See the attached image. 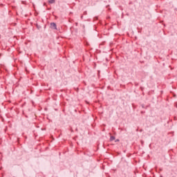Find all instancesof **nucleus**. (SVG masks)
Wrapping results in <instances>:
<instances>
[{
    "label": "nucleus",
    "mask_w": 177,
    "mask_h": 177,
    "mask_svg": "<svg viewBox=\"0 0 177 177\" xmlns=\"http://www.w3.org/2000/svg\"><path fill=\"white\" fill-rule=\"evenodd\" d=\"M50 27L51 28H53L54 30H56V24L55 23H51L50 24Z\"/></svg>",
    "instance_id": "obj_1"
},
{
    "label": "nucleus",
    "mask_w": 177,
    "mask_h": 177,
    "mask_svg": "<svg viewBox=\"0 0 177 177\" xmlns=\"http://www.w3.org/2000/svg\"><path fill=\"white\" fill-rule=\"evenodd\" d=\"M115 140V137H114V136H111V138H110V140H111V142H113V140Z\"/></svg>",
    "instance_id": "obj_2"
},
{
    "label": "nucleus",
    "mask_w": 177,
    "mask_h": 177,
    "mask_svg": "<svg viewBox=\"0 0 177 177\" xmlns=\"http://www.w3.org/2000/svg\"><path fill=\"white\" fill-rule=\"evenodd\" d=\"M49 3H55V0H50Z\"/></svg>",
    "instance_id": "obj_3"
}]
</instances>
